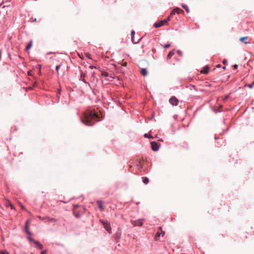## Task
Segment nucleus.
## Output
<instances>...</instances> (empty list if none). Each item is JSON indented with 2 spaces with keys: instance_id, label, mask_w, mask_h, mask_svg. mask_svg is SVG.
<instances>
[{
  "instance_id": "obj_1",
  "label": "nucleus",
  "mask_w": 254,
  "mask_h": 254,
  "mask_svg": "<svg viewBox=\"0 0 254 254\" xmlns=\"http://www.w3.org/2000/svg\"><path fill=\"white\" fill-rule=\"evenodd\" d=\"M81 120L85 125L90 126L99 121V117L96 113L89 110L84 113L83 117L81 118Z\"/></svg>"
},
{
  "instance_id": "obj_2",
  "label": "nucleus",
  "mask_w": 254,
  "mask_h": 254,
  "mask_svg": "<svg viewBox=\"0 0 254 254\" xmlns=\"http://www.w3.org/2000/svg\"><path fill=\"white\" fill-rule=\"evenodd\" d=\"M169 21H170L169 17H168L166 19H164L163 20L155 23L154 24V26L155 28H158V27H161V26L166 24L167 23V22Z\"/></svg>"
},
{
  "instance_id": "obj_3",
  "label": "nucleus",
  "mask_w": 254,
  "mask_h": 254,
  "mask_svg": "<svg viewBox=\"0 0 254 254\" xmlns=\"http://www.w3.org/2000/svg\"><path fill=\"white\" fill-rule=\"evenodd\" d=\"M131 223L133 226H141L143 224V219H138L137 220H131Z\"/></svg>"
},
{
  "instance_id": "obj_4",
  "label": "nucleus",
  "mask_w": 254,
  "mask_h": 254,
  "mask_svg": "<svg viewBox=\"0 0 254 254\" xmlns=\"http://www.w3.org/2000/svg\"><path fill=\"white\" fill-rule=\"evenodd\" d=\"M169 102L173 106H177L178 104L179 100L175 96H172L169 100Z\"/></svg>"
},
{
  "instance_id": "obj_5",
  "label": "nucleus",
  "mask_w": 254,
  "mask_h": 254,
  "mask_svg": "<svg viewBox=\"0 0 254 254\" xmlns=\"http://www.w3.org/2000/svg\"><path fill=\"white\" fill-rule=\"evenodd\" d=\"M151 147L153 151H157L159 149V145L158 143L155 141H153L151 143Z\"/></svg>"
},
{
  "instance_id": "obj_6",
  "label": "nucleus",
  "mask_w": 254,
  "mask_h": 254,
  "mask_svg": "<svg viewBox=\"0 0 254 254\" xmlns=\"http://www.w3.org/2000/svg\"><path fill=\"white\" fill-rule=\"evenodd\" d=\"M102 223H103V225L105 228V229L109 233L111 232V228L110 227V225L109 223L107 222H105L103 221H102Z\"/></svg>"
},
{
  "instance_id": "obj_7",
  "label": "nucleus",
  "mask_w": 254,
  "mask_h": 254,
  "mask_svg": "<svg viewBox=\"0 0 254 254\" xmlns=\"http://www.w3.org/2000/svg\"><path fill=\"white\" fill-rule=\"evenodd\" d=\"M30 221V220H27L26 222L25 226V231L27 233V234H28L29 235H31V233L29 231V230H28Z\"/></svg>"
},
{
  "instance_id": "obj_8",
  "label": "nucleus",
  "mask_w": 254,
  "mask_h": 254,
  "mask_svg": "<svg viewBox=\"0 0 254 254\" xmlns=\"http://www.w3.org/2000/svg\"><path fill=\"white\" fill-rule=\"evenodd\" d=\"M209 67L208 66H205L203 67V68L200 71V73L202 74H206L208 72Z\"/></svg>"
},
{
  "instance_id": "obj_9",
  "label": "nucleus",
  "mask_w": 254,
  "mask_h": 254,
  "mask_svg": "<svg viewBox=\"0 0 254 254\" xmlns=\"http://www.w3.org/2000/svg\"><path fill=\"white\" fill-rule=\"evenodd\" d=\"M140 73L144 76L147 75L148 73L147 69L146 68H141L140 69Z\"/></svg>"
},
{
  "instance_id": "obj_10",
  "label": "nucleus",
  "mask_w": 254,
  "mask_h": 254,
  "mask_svg": "<svg viewBox=\"0 0 254 254\" xmlns=\"http://www.w3.org/2000/svg\"><path fill=\"white\" fill-rule=\"evenodd\" d=\"M85 76H86L85 73H83V72H82L81 73V75H80V80H82V81H83L85 83H87L86 80H85Z\"/></svg>"
},
{
  "instance_id": "obj_11",
  "label": "nucleus",
  "mask_w": 254,
  "mask_h": 254,
  "mask_svg": "<svg viewBox=\"0 0 254 254\" xmlns=\"http://www.w3.org/2000/svg\"><path fill=\"white\" fill-rule=\"evenodd\" d=\"M174 55V51H170L169 53V54H168V56L167 57V60L170 59Z\"/></svg>"
},
{
  "instance_id": "obj_12",
  "label": "nucleus",
  "mask_w": 254,
  "mask_h": 254,
  "mask_svg": "<svg viewBox=\"0 0 254 254\" xmlns=\"http://www.w3.org/2000/svg\"><path fill=\"white\" fill-rule=\"evenodd\" d=\"M33 44L32 41H31L25 48V51L29 50L32 47Z\"/></svg>"
},
{
  "instance_id": "obj_13",
  "label": "nucleus",
  "mask_w": 254,
  "mask_h": 254,
  "mask_svg": "<svg viewBox=\"0 0 254 254\" xmlns=\"http://www.w3.org/2000/svg\"><path fill=\"white\" fill-rule=\"evenodd\" d=\"M134 34H135V32L134 31L132 30L131 32V41L133 43H137L138 42H135L134 41Z\"/></svg>"
},
{
  "instance_id": "obj_14",
  "label": "nucleus",
  "mask_w": 254,
  "mask_h": 254,
  "mask_svg": "<svg viewBox=\"0 0 254 254\" xmlns=\"http://www.w3.org/2000/svg\"><path fill=\"white\" fill-rule=\"evenodd\" d=\"M97 204H98L99 209H100L101 210H102L103 209V206L102 202L98 201H97Z\"/></svg>"
},
{
  "instance_id": "obj_15",
  "label": "nucleus",
  "mask_w": 254,
  "mask_h": 254,
  "mask_svg": "<svg viewBox=\"0 0 254 254\" xmlns=\"http://www.w3.org/2000/svg\"><path fill=\"white\" fill-rule=\"evenodd\" d=\"M142 181L145 184H147L148 183H149V179L147 177H142Z\"/></svg>"
},
{
  "instance_id": "obj_16",
  "label": "nucleus",
  "mask_w": 254,
  "mask_h": 254,
  "mask_svg": "<svg viewBox=\"0 0 254 254\" xmlns=\"http://www.w3.org/2000/svg\"><path fill=\"white\" fill-rule=\"evenodd\" d=\"M248 39L247 37H241L240 39V41L244 42L245 44H247V42L246 41V40Z\"/></svg>"
},
{
  "instance_id": "obj_17",
  "label": "nucleus",
  "mask_w": 254,
  "mask_h": 254,
  "mask_svg": "<svg viewBox=\"0 0 254 254\" xmlns=\"http://www.w3.org/2000/svg\"><path fill=\"white\" fill-rule=\"evenodd\" d=\"M182 6L186 10V11L187 13L190 12V10H189V7L188 6V5H187L186 4H182Z\"/></svg>"
},
{
  "instance_id": "obj_18",
  "label": "nucleus",
  "mask_w": 254,
  "mask_h": 254,
  "mask_svg": "<svg viewBox=\"0 0 254 254\" xmlns=\"http://www.w3.org/2000/svg\"><path fill=\"white\" fill-rule=\"evenodd\" d=\"M175 10H176V12L177 13H178V14H181V13H184V11L182 9H180L179 8H175Z\"/></svg>"
},
{
  "instance_id": "obj_19",
  "label": "nucleus",
  "mask_w": 254,
  "mask_h": 254,
  "mask_svg": "<svg viewBox=\"0 0 254 254\" xmlns=\"http://www.w3.org/2000/svg\"><path fill=\"white\" fill-rule=\"evenodd\" d=\"M176 10H175V8L171 12L170 15L168 16V17H169V19H171V17H172L175 14V13L176 12Z\"/></svg>"
},
{
  "instance_id": "obj_20",
  "label": "nucleus",
  "mask_w": 254,
  "mask_h": 254,
  "mask_svg": "<svg viewBox=\"0 0 254 254\" xmlns=\"http://www.w3.org/2000/svg\"><path fill=\"white\" fill-rule=\"evenodd\" d=\"M47 221L51 222H56L57 220L53 218L47 217Z\"/></svg>"
},
{
  "instance_id": "obj_21",
  "label": "nucleus",
  "mask_w": 254,
  "mask_h": 254,
  "mask_svg": "<svg viewBox=\"0 0 254 254\" xmlns=\"http://www.w3.org/2000/svg\"><path fill=\"white\" fill-rule=\"evenodd\" d=\"M160 235H161V232L160 230H158L156 234V235H155V239L157 240V238L159 237L160 236Z\"/></svg>"
},
{
  "instance_id": "obj_22",
  "label": "nucleus",
  "mask_w": 254,
  "mask_h": 254,
  "mask_svg": "<svg viewBox=\"0 0 254 254\" xmlns=\"http://www.w3.org/2000/svg\"><path fill=\"white\" fill-rule=\"evenodd\" d=\"M102 75L105 76V77H107L109 76V74L107 72L102 71Z\"/></svg>"
},
{
  "instance_id": "obj_23",
  "label": "nucleus",
  "mask_w": 254,
  "mask_h": 254,
  "mask_svg": "<svg viewBox=\"0 0 254 254\" xmlns=\"http://www.w3.org/2000/svg\"><path fill=\"white\" fill-rule=\"evenodd\" d=\"M62 66V64H60V65H57L56 66V70H57V72L58 73V74H59V70L60 69V68Z\"/></svg>"
},
{
  "instance_id": "obj_24",
  "label": "nucleus",
  "mask_w": 254,
  "mask_h": 254,
  "mask_svg": "<svg viewBox=\"0 0 254 254\" xmlns=\"http://www.w3.org/2000/svg\"><path fill=\"white\" fill-rule=\"evenodd\" d=\"M159 230H160V232H161V234H162V236H164V235H165V232H164V231H163L162 230V228H161V227H159Z\"/></svg>"
},
{
  "instance_id": "obj_25",
  "label": "nucleus",
  "mask_w": 254,
  "mask_h": 254,
  "mask_svg": "<svg viewBox=\"0 0 254 254\" xmlns=\"http://www.w3.org/2000/svg\"><path fill=\"white\" fill-rule=\"evenodd\" d=\"M247 86L250 88H252L254 86V81L251 84H248Z\"/></svg>"
},
{
  "instance_id": "obj_26",
  "label": "nucleus",
  "mask_w": 254,
  "mask_h": 254,
  "mask_svg": "<svg viewBox=\"0 0 254 254\" xmlns=\"http://www.w3.org/2000/svg\"><path fill=\"white\" fill-rule=\"evenodd\" d=\"M39 218L42 220H46L47 221V217H42L41 216H39L38 217Z\"/></svg>"
},
{
  "instance_id": "obj_27",
  "label": "nucleus",
  "mask_w": 254,
  "mask_h": 254,
  "mask_svg": "<svg viewBox=\"0 0 254 254\" xmlns=\"http://www.w3.org/2000/svg\"><path fill=\"white\" fill-rule=\"evenodd\" d=\"M177 54H178L180 56H183V52H182L181 50H178V51H177Z\"/></svg>"
},
{
  "instance_id": "obj_28",
  "label": "nucleus",
  "mask_w": 254,
  "mask_h": 254,
  "mask_svg": "<svg viewBox=\"0 0 254 254\" xmlns=\"http://www.w3.org/2000/svg\"><path fill=\"white\" fill-rule=\"evenodd\" d=\"M0 254H9L8 252H7L6 251H2L0 252Z\"/></svg>"
},
{
  "instance_id": "obj_29",
  "label": "nucleus",
  "mask_w": 254,
  "mask_h": 254,
  "mask_svg": "<svg viewBox=\"0 0 254 254\" xmlns=\"http://www.w3.org/2000/svg\"><path fill=\"white\" fill-rule=\"evenodd\" d=\"M34 243L35 244V245L37 246L39 245L40 243L38 241H33Z\"/></svg>"
},
{
  "instance_id": "obj_30",
  "label": "nucleus",
  "mask_w": 254,
  "mask_h": 254,
  "mask_svg": "<svg viewBox=\"0 0 254 254\" xmlns=\"http://www.w3.org/2000/svg\"><path fill=\"white\" fill-rule=\"evenodd\" d=\"M170 47V44H166L164 46V47L165 48H169Z\"/></svg>"
},
{
  "instance_id": "obj_31",
  "label": "nucleus",
  "mask_w": 254,
  "mask_h": 254,
  "mask_svg": "<svg viewBox=\"0 0 254 254\" xmlns=\"http://www.w3.org/2000/svg\"><path fill=\"white\" fill-rule=\"evenodd\" d=\"M229 98V95H228L225 96V97L224 98H223V100H225L228 99Z\"/></svg>"
},
{
  "instance_id": "obj_32",
  "label": "nucleus",
  "mask_w": 254,
  "mask_h": 254,
  "mask_svg": "<svg viewBox=\"0 0 254 254\" xmlns=\"http://www.w3.org/2000/svg\"><path fill=\"white\" fill-rule=\"evenodd\" d=\"M38 247L41 250L43 249V246L41 244L38 245Z\"/></svg>"
},
{
  "instance_id": "obj_33",
  "label": "nucleus",
  "mask_w": 254,
  "mask_h": 254,
  "mask_svg": "<svg viewBox=\"0 0 254 254\" xmlns=\"http://www.w3.org/2000/svg\"><path fill=\"white\" fill-rule=\"evenodd\" d=\"M86 56L87 58H88L89 59H91L90 58V56L91 55L89 54V53H86Z\"/></svg>"
},
{
  "instance_id": "obj_34",
  "label": "nucleus",
  "mask_w": 254,
  "mask_h": 254,
  "mask_svg": "<svg viewBox=\"0 0 254 254\" xmlns=\"http://www.w3.org/2000/svg\"><path fill=\"white\" fill-rule=\"evenodd\" d=\"M234 69H236L238 68V65L235 64L233 65Z\"/></svg>"
},
{
  "instance_id": "obj_35",
  "label": "nucleus",
  "mask_w": 254,
  "mask_h": 254,
  "mask_svg": "<svg viewBox=\"0 0 254 254\" xmlns=\"http://www.w3.org/2000/svg\"><path fill=\"white\" fill-rule=\"evenodd\" d=\"M46 253H47L46 251L44 250V251L41 252V254H46Z\"/></svg>"
},
{
  "instance_id": "obj_36",
  "label": "nucleus",
  "mask_w": 254,
  "mask_h": 254,
  "mask_svg": "<svg viewBox=\"0 0 254 254\" xmlns=\"http://www.w3.org/2000/svg\"><path fill=\"white\" fill-rule=\"evenodd\" d=\"M78 207V206L77 205H74V211L75 210V209H76L77 207Z\"/></svg>"
},
{
  "instance_id": "obj_37",
  "label": "nucleus",
  "mask_w": 254,
  "mask_h": 254,
  "mask_svg": "<svg viewBox=\"0 0 254 254\" xmlns=\"http://www.w3.org/2000/svg\"><path fill=\"white\" fill-rule=\"evenodd\" d=\"M9 205L11 207V209L13 208V206L10 203H9Z\"/></svg>"
},
{
  "instance_id": "obj_38",
  "label": "nucleus",
  "mask_w": 254,
  "mask_h": 254,
  "mask_svg": "<svg viewBox=\"0 0 254 254\" xmlns=\"http://www.w3.org/2000/svg\"><path fill=\"white\" fill-rule=\"evenodd\" d=\"M226 63H227V61H226V60H224V61H223V64H225Z\"/></svg>"
},
{
  "instance_id": "obj_39",
  "label": "nucleus",
  "mask_w": 254,
  "mask_h": 254,
  "mask_svg": "<svg viewBox=\"0 0 254 254\" xmlns=\"http://www.w3.org/2000/svg\"><path fill=\"white\" fill-rule=\"evenodd\" d=\"M29 239L30 241H32V242H33V241H34L32 238H29Z\"/></svg>"
},
{
  "instance_id": "obj_40",
  "label": "nucleus",
  "mask_w": 254,
  "mask_h": 254,
  "mask_svg": "<svg viewBox=\"0 0 254 254\" xmlns=\"http://www.w3.org/2000/svg\"><path fill=\"white\" fill-rule=\"evenodd\" d=\"M144 137H148V134H147V133H145V134H144Z\"/></svg>"
},
{
  "instance_id": "obj_41",
  "label": "nucleus",
  "mask_w": 254,
  "mask_h": 254,
  "mask_svg": "<svg viewBox=\"0 0 254 254\" xmlns=\"http://www.w3.org/2000/svg\"><path fill=\"white\" fill-rule=\"evenodd\" d=\"M217 67H221V65L220 64H218L217 66H216Z\"/></svg>"
},
{
  "instance_id": "obj_42",
  "label": "nucleus",
  "mask_w": 254,
  "mask_h": 254,
  "mask_svg": "<svg viewBox=\"0 0 254 254\" xmlns=\"http://www.w3.org/2000/svg\"><path fill=\"white\" fill-rule=\"evenodd\" d=\"M21 208H22V209H25V208H24V207L23 205H21Z\"/></svg>"
},
{
  "instance_id": "obj_43",
  "label": "nucleus",
  "mask_w": 254,
  "mask_h": 254,
  "mask_svg": "<svg viewBox=\"0 0 254 254\" xmlns=\"http://www.w3.org/2000/svg\"><path fill=\"white\" fill-rule=\"evenodd\" d=\"M89 67H90V68L92 69L93 68H94V66H92V65H91V66H89Z\"/></svg>"
},
{
  "instance_id": "obj_44",
  "label": "nucleus",
  "mask_w": 254,
  "mask_h": 254,
  "mask_svg": "<svg viewBox=\"0 0 254 254\" xmlns=\"http://www.w3.org/2000/svg\"><path fill=\"white\" fill-rule=\"evenodd\" d=\"M75 216H76V217H79V216H78V214H75Z\"/></svg>"
},
{
  "instance_id": "obj_45",
  "label": "nucleus",
  "mask_w": 254,
  "mask_h": 254,
  "mask_svg": "<svg viewBox=\"0 0 254 254\" xmlns=\"http://www.w3.org/2000/svg\"><path fill=\"white\" fill-rule=\"evenodd\" d=\"M225 68H226V67H225V66H224V67H223V69H225Z\"/></svg>"
}]
</instances>
